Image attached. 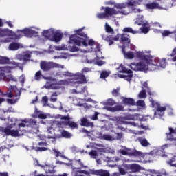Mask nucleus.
<instances>
[{"label": "nucleus", "instance_id": "nucleus-1", "mask_svg": "<svg viewBox=\"0 0 176 176\" xmlns=\"http://www.w3.org/2000/svg\"><path fill=\"white\" fill-rule=\"evenodd\" d=\"M127 46L122 45L121 49L122 50V54L124 57L127 60H133L135 57L140 58L141 61L138 63H133L129 65V67L133 71H139L140 72H144L145 74L151 71H156L159 68H166L167 65V62H166L165 58L160 59L157 57L152 56L149 53L150 51H138L136 52H133L131 51H128L126 52V49Z\"/></svg>", "mask_w": 176, "mask_h": 176}, {"label": "nucleus", "instance_id": "nucleus-2", "mask_svg": "<svg viewBox=\"0 0 176 176\" xmlns=\"http://www.w3.org/2000/svg\"><path fill=\"white\" fill-rule=\"evenodd\" d=\"M82 30L83 28L82 29L75 30L76 34L70 36L69 43L76 45V46H84L85 47H87V46H89V48L82 50V53L93 52V48L96 47V53L101 54V52H100V44L92 38L89 39L87 34L82 32Z\"/></svg>", "mask_w": 176, "mask_h": 176}, {"label": "nucleus", "instance_id": "nucleus-3", "mask_svg": "<svg viewBox=\"0 0 176 176\" xmlns=\"http://www.w3.org/2000/svg\"><path fill=\"white\" fill-rule=\"evenodd\" d=\"M82 73H71L69 72H64L61 76H69L70 79L68 80H63L66 82L65 85H71L72 86H74L77 89H72V93L79 94V93H86V87H83L81 89H79V85H82V83H87V80H86V76L83 74H87V72H91V69L89 67H84L81 70Z\"/></svg>", "mask_w": 176, "mask_h": 176}, {"label": "nucleus", "instance_id": "nucleus-4", "mask_svg": "<svg viewBox=\"0 0 176 176\" xmlns=\"http://www.w3.org/2000/svg\"><path fill=\"white\" fill-rule=\"evenodd\" d=\"M140 114H134V115H128L124 117H121L117 120V126L118 129L119 130H121L122 131H126V133H130L131 134H140V133L129 129L128 131H126V129L124 127H122L119 126V124H131V126H133V127H138V124L134 122H129L125 120H139L140 122H145L146 120V118L145 117H140Z\"/></svg>", "mask_w": 176, "mask_h": 176}, {"label": "nucleus", "instance_id": "nucleus-5", "mask_svg": "<svg viewBox=\"0 0 176 176\" xmlns=\"http://www.w3.org/2000/svg\"><path fill=\"white\" fill-rule=\"evenodd\" d=\"M41 78L47 80L43 87L47 90H57L58 89H60V85H65L67 83V82L64 80L57 81V80L53 77H44L42 76L41 71H38L35 74V79L36 80H39Z\"/></svg>", "mask_w": 176, "mask_h": 176}, {"label": "nucleus", "instance_id": "nucleus-6", "mask_svg": "<svg viewBox=\"0 0 176 176\" xmlns=\"http://www.w3.org/2000/svg\"><path fill=\"white\" fill-rule=\"evenodd\" d=\"M42 36H44L45 39H48L52 42H61L63 39V34L60 30H56L53 28H51L48 30H44L42 33Z\"/></svg>", "mask_w": 176, "mask_h": 176}, {"label": "nucleus", "instance_id": "nucleus-7", "mask_svg": "<svg viewBox=\"0 0 176 176\" xmlns=\"http://www.w3.org/2000/svg\"><path fill=\"white\" fill-rule=\"evenodd\" d=\"M9 124L7 128L3 129V133H5L6 135H11V137H21V135H24L25 133L26 132L25 130H12L10 129H14L16 126V122L17 120L16 118H8Z\"/></svg>", "mask_w": 176, "mask_h": 176}, {"label": "nucleus", "instance_id": "nucleus-8", "mask_svg": "<svg viewBox=\"0 0 176 176\" xmlns=\"http://www.w3.org/2000/svg\"><path fill=\"white\" fill-rule=\"evenodd\" d=\"M104 10V12L103 13H98L96 14V16L98 19H109V17H111V16H113L115 14H124V16H127V14H129L130 10H123L121 11H117L114 8H111L109 7H101L100 10Z\"/></svg>", "mask_w": 176, "mask_h": 176}, {"label": "nucleus", "instance_id": "nucleus-9", "mask_svg": "<svg viewBox=\"0 0 176 176\" xmlns=\"http://www.w3.org/2000/svg\"><path fill=\"white\" fill-rule=\"evenodd\" d=\"M102 38L108 42L109 45H113V41H119V39H120L121 42H124L125 43L124 46L129 47V45L130 44V36L127 34H118L115 37L112 35L107 36L105 34H102Z\"/></svg>", "mask_w": 176, "mask_h": 176}, {"label": "nucleus", "instance_id": "nucleus-10", "mask_svg": "<svg viewBox=\"0 0 176 176\" xmlns=\"http://www.w3.org/2000/svg\"><path fill=\"white\" fill-rule=\"evenodd\" d=\"M119 153L124 156H135V157H145L146 153L138 151L135 149L128 148L123 147V148L118 151Z\"/></svg>", "mask_w": 176, "mask_h": 176}, {"label": "nucleus", "instance_id": "nucleus-11", "mask_svg": "<svg viewBox=\"0 0 176 176\" xmlns=\"http://www.w3.org/2000/svg\"><path fill=\"white\" fill-rule=\"evenodd\" d=\"M96 50H97V48L94 47L93 48V51L89 52V53L94 52V53H96V58H94V59L87 58V60H85V63H87V64H95L96 65H98L99 67H101V65H104V64H105V62H104L102 60H100V58H104V57H102V53L101 52L100 48V54H98V52H96Z\"/></svg>", "mask_w": 176, "mask_h": 176}, {"label": "nucleus", "instance_id": "nucleus-12", "mask_svg": "<svg viewBox=\"0 0 176 176\" xmlns=\"http://www.w3.org/2000/svg\"><path fill=\"white\" fill-rule=\"evenodd\" d=\"M149 101L151 102L152 108H155L156 111L154 113L155 118H160L164 116V111H166V107H160V104L149 98Z\"/></svg>", "mask_w": 176, "mask_h": 176}, {"label": "nucleus", "instance_id": "nucleus-13", "mask_svg": "<svg viewBox=\"0 0 176 176\" xmlns=\"http://www.w3.org/2000/svg\"><path fill=\"white\" fill-rule=\"evenodd\" d=\"M117 71L120 73H122L124 74H118V78H123L125 80L130 82L131 78H133V72L130 69H127L126 67H123V65H120L118 68H117Z\"/></svg>", "mask_w": 176, "mask_h": 176}, {"label": "nucleus", "instance_id": "nucleus-14", "mask_svg": "<svg viewBox=\"0 0 176 176\" xmlns=\"http://www.w3.org/2000/svg\"><path fill=\"white\" fill-rule=\"evenodd\" d=\"M19 122H21L18 124L19 129L21 127H32V129L36 130L34 133H38V126L36 124V121L35 120L25 118V119L20 120Z\"/></svg>", "mask_w": 176, "mask_h": 176}, {"label": "nucleus", "instance_id": "nucleus-15", "mask_svg": "<svg viewBox=\"0 0 176 176\" xmlns=\"http://www.w3.org/2000/svg\"><path fill=\"white\" fill-rule=\"evenodd\" d=\"M9 91L8 93H11L12 97H16L15 99H8L7 102L8 104H16L17 101H19V98H20V94H21V92H20V90L17 88L16 86L10 85L9 87Z\"/></svg>", "mask_w": 176, "mask_h": 176}, {"label": "nucleus", "instance_id": "nucleus-16", "mask_svg": "<svg viewBox=\"0 0 176 176\" xmlns=\"http://www.w3.org/2000/svg\"><path fill=\"white\" fill-rule=\"evenodd\" d=\"M40 67L43 71H49L52 68H62L64 69V65L56 63L54 62H41Z\"/></svg>", "mask_w": 176, "mask_h": 176}, {"label": "nucleus", "instance_id": "nucleus-17", "mask_svg": "<svg viewBox=\"0 0 176 176\" xmlns=\"http://www.w3.org/2000/svg\"><path fill=\"white\" fill-rule=\"evenodd\" d=\"M63 121L58 122L59 127H67L68 126L70 129H78V124L74 122H69V116H61Z\"/></svg>", "mask_w": 176, "mask_h": 176}, {"label": "nucleus", "instance_id": "nucleus-18", "mask_svg": "<svg viewBox=\"0 0 176 176\" xmlns=\"http://www.w3.org/2000/svg\"><path fill=\"white\" fill-rule=\"evenodd\" d=\"M138 1L133 2H128V3H116L109 1L106 3V5H114V8L116 9H124L128 6H135V5H140V2H142V0H138Z\"/></svg>", "mask_w": 176, "mask_h": 176}, {"label": "nucleus", "instance_id": "nucleus-19", "mask_svg": "<svg viewBox=\"0 0 176 176\" xmlns=\"http://www.w3.org/2000/svg\"><path fill=\"white\" fill-rule=\"evenodd\" d=\"M11 36H12V38H6L4 40H2L1 42L3 43H8V42H10L12 39H20V38H23V36H26L25 28L18 30L16 33L14 32V35Z\"/></svg>", "mask_w": 176, "mask_h": 176}, {"label": "nucleus", "instance_id": "nucleus-20", "mask_svg": "<svg viewBox=\"0 0 176 176\" xmlns=\"http://www.w3.org/2000/svg\"><path fill=\"white\" fill-rule=\"evenodd\" d=\"M39 31H41V29L35 26L25 28L26 38H34L38 36L39 35Z\"/></svg>", "mask_w": 176, "mask_h": 176}, {"label": "nucleus", "instance_id": "nucleus-21", "mask_svg": "<svg viewBox=\"0 0 176 176\" xmlns=\"http://www.w3.org/2000/svg\"><path fill=\"white\" fill-rule=\"evenodd\" d=\"M35 166H39L41 168L45 171L46 174H54L56 170H54V166L53 165L45 164L44 165L39 164V162L37 160H34Z\"/></svg>", "mask_w": 176, "mask_h": 176}, {"label": "nucleus", "instance_id": "nucleus-22", "mask_svg": "<svg viewBox=\"0 0 176 176\" xmlns=\"http://www.w3.org/2000/svg\"><path fill=\"white\" fill-rule=\"evenodd\" d=\"M123 167L125 168L126 171L131 170V173H140V171L144 170V168L138 164H123Z\"/></svg>", "mask_w": 176, "mask_h": 176}, {"label": "nucleus", "instance_id": "nucleus-23", "mask_svg": "<svg viewBox=\"0 0 176 176\" xmlns=\"http://www.w3.org/2000/svg\"><path fill=\"white\" fill-rule=\"evenodd\" d=\"M12 65L14 66H6V67H0V71L1 72H3V74H9L11 72L12 69H14L16 67H19L20 65V63H16V62H12Z\"/></svg>", "mask_w": 176, "mask_h": 176}, {"label": "nucleus", "instance_id": "nucleus-24", "mask_svg": "<svg viewBox=\"0 0 176 176\" xmlns=\"http://www.w3.org/2000/svg\"><path fill=\"white\" fill-rule=\"evenodd\" d=\"M13 35H14V32L8 28H0V38H2L3 36H13Z\"/></svg>", "mask_w": 176, "mask_h": 176}, {"label": "nucleus", "instance_id": "nucleus-25", "mask_svg": "<svg viewBox=\"0 0 176 176\" xmlns=\"http://www.w3.org/2000/svg\"><path fill=\"white\" fill-rule=\"evenodd\" d=\"M147 9H165V10H168V8H163L160 6L157 3H148L146 5Z\"/></svg>", "mask_w": 176, "mask_h": 176}, {"label": "nucleus", "instance_id": "nucleus-26", "mask_svg": "<svg viewBox=\"0 0 176 176\" xmlns=\"http://www.w3.org/2000/svg\"><path fill=\"white\" fill-rule=\"evenodd\" d=\"M135 24L145 27V25H148V21L144 20V15H138L135 21Z\"/></svg>", "mask_w": 176, "mask_h": 176}, {"label": "nucleus", "instance_id": "nucleus-27", "mask_svg": "<svg viewBox=\"0 0 176 176\" xmlns=\"http://www.w3.org/2000/svg\"><path fill=\"white\" fill-rule=\"evenodd\" d=\"M47 116H49V114L38 111V109L35 107L34 118H38V119H47Z\"/></svg>", "mask_w": 176, "mask_h": 176}, {"label": "nucleus", "instance_id": "nucleus-28", "mask_svg": "<svg viewBox=\"0 0 176 176\" xmlns=\"http://www.w3.org/2000/svg\"><path fill=\"white\" fill-rule=\"evenodd\" d=\"M98 138H100V140H104L105 141H115V136L108 134H102V133H99Z\"/></svg>", "mask_w": 176, "mask_h": 176}, {"label": "nucleus", "instance_id": "nucleus-29", "mask_svg": "<svg viewBox=\"0 0 176 176\" xmlns=\"http://www.w3.org/2000/svg\"><path fill=\"white\" fill-rule=\"evenodd\" d=\"M104 109L110 111V112H118V111H123V107L122 105H117L113 107H104Z\"/></svg>", "mask_w": 176, "mask_h": 176}, {"label": "nucleus", "instance_id": "nucleus-30", "mask_svg": "<svg viewBox=\"0 0 176 176\" xmlns=\"http://www.w3.org/2000/svg\"><path fill=\"white\" fill-rule=\"evenodd\" d=\"M80 121V125L84 127H94V124L93 122H89V120L85 118H81Z\"/></svg>", "mask_w": 176, "mask_h": 176}, {"label": "nucleus", "instance_id": "nucleus-31", "mask_svg": "<svg viewBox=\"0 0 176 176\" xmlns=\"http://www.w3.org/2000/svg\"><path fill=\"white\" fill-rule=\"evenodd\" d=\"M21 47H23V45L20 44L19 43H12L10 44L8 49L9 50L14 51L21 49Z\"/></svg>", "mask_w": 176, "mask_h": 176}, {"label": "nucleus", "instance_id": "nucleus-32", "mask_svg": "<svg viewBox=\"0 0 176 176\" xmlns=\"http://www.w3.org/2000/svg\"><path fill=\"white\" fill-rule=\"evenodd\" d=\"M123 104H126V105H135V102L134 99L131 98H122Z\"/></svg>", "mask_w": 176, "mask_h": 176}, {"label": "nucleus", "instance_id": "nucleus-33", "mask_svg": "<svg viewBox=\"0 0 176 176\" xmlns=\"http://www.w3.org/2000/svg\"><path fill=\"white\" fill-rule=\"evenodd\" d=\"M142 90L147 91V93L149 94V96H153V93L151 92V89L148 87L147 82H144L142 83Z\"/></svg>", "mask_w": 176, "mask_h": 176}, {"label": "nucleus", "instance_id": "nucleus-34", "mask_svg": "<svg viewBox=\"0 0 176 176\" xmlns=\"http://www.w3.org/2000/svg\"><path fill=\"white\" fill-rule=\"evenodd\" d=\"M139 142L141 144L142 146H149L151 144L145 138H139L138 139Z\"/></svg>", "mask_w": 176, "mask_h": 176}, {"label": "nucleus", "instance_id": "nucleus-35", "mask_svg": "<svg viewBox=\"0 0 176 176\" xmlns=\"http://www.w3.org/2000/svg\"><path fill=\"white\" fill-rule=\"evenodd\" d=\"M5 82H17V78L12 74H6Z\"/></svg>", "mask_w": 176, "mask_h": 176}, {"label": "nucleus", "instance_id": "nucleus-36", "mask_svg": "<svg viewBox=\"0 0 176 176\" xmlns=\"http://www.w3.org/2000/svg\"><path fill=\"white\" fill-rule=\"evenodd\" d=\"M53 49H54L55 50H58V51L68 50V46H67V45L62 44L60 45L53 46Z\"/></svg>", "mask_w": 176, "mask_h": 176}, {"label": "nucleus", "instance_id": "nucleus-37", "mask_svg": "<svg viewBox=\"0 0 176 176\" xmlns=\"http://www.w3.org/2000/svg\"><path fill=\"white\" fill-rule=\"evenodd\" d=\"M103 160L104 162H120V158L119 157H115L113 158H109V157H104L103 158Z\"/></svg>", "mask_w": 176, "mask_h": 176}, {"label": "nucleus", "instance_id": "nucleus-38", "mask_svg": "<svg viewBox=\"0 0 176 176\" xmlns=\"http://www.w3.org/2000/svg\"><path fill=\"white\" fill-rule=\"evenodd\" d=\"M32 54V52L28 51L25 52L23 53V61H28V60H30V58H31V54Z\"/></svg>", "mask_w": 176, "mask_h": 176}, {"label": "nucleus", "instance_id": "nucleus-39", "mask_svg": "<svg viewBox=\"0 0 176 176\" xmlns=\"http://www.w3.org/2000/svg\"><path fill=\"white\" fill-rule=\"evenodd\" d=\"M123 32H130V34H140V32L133 30L131 28H125L123 29Z\"/></svg>", "mask_w": 176, "mask_h": 176}, {"label": "nucleus", "instance_id": "nucleus-40", "mask_svg": "<svg viewBox=\"0 0 176 176\" xmlns=\"http://www.w3.org/2000/svg\"><path fill=\"white\" fill-rule=\"evenodd\" d=\"M9 63H10L9 58L0 56V64H9Z\"/></svg>", "mask_w": 176, "mask_h": 176}, {"label": "nucleus", "instance_id": "nucleus-41", "mask_svg": "<svg viewBox=\"0 0 176 176\" xmlns=\"http://www.w3.org/2000/svg\"><path fill=\"white\" fill-rule=\"evenodd\" d=\"M91 159H97L98 157V152L96 150H92L89 153Z\"/></svg>", "mask_w": 176, "mask_h": 176}, {"label": "nucleus", "instance_id": "nucleus-42", "mask_svg": "<svg viewBox=\"0 0 176 176\" xmlns=\"http://www.w3.org/2000/svg\"><path fill=\"white\" fill-rule=\"evenodd\" d=\"M105 30L106 32H107L108 34H111V35H113L114 34L113 29H112V28L108 24V23H105Z\"/></svg>", "mask_w": 176, "mask_h": 176}, {"label": "nucleus", "instance_id": "nucleus-43", "mask_svg": "<svg viewBox=\"0 0 176 176\" xmlns=\"http://www.w3.org/2000/svg\"><path fill=\"white\" fill-rule=\"evenodd\" d=\"M71 56H72V55H69L68 54H62L60 56H54V60H56V58H65V60H67V58H69V57H71Z\"/></svg>", "mask_w": 176, "mask_h": 176}, {"label": "nucleus", "instance_id": "nucleus-44", "mask_svg": "<svg viewBox=\"0 0 176 176\" xmlns=\"http://www.w3.org/2000/svg\"><path fill=\"white\" fill-rule=\"evenodd\" d=\"M52 151H54V155L56 156V157H58V156H60V157L67 159V157H65L64 156V153H61V152L58 151V150H57V149H53Z\"/></svg>", "mask_w": 176, "mask_h": 176}, {"label": "nucleus", "instance_id": "nucleus-45", "mask_svg": "<svg viewBox=\"0 0 176 176\" xmlns=\"http://www.w3.org/2000/svg\"><path fill=\"white\" fill-rule=\"evenodd\" d=\"M140 31L142 34H148L149 32V23L140 28Z\"/></svg>", "mask_w": 176, "mask_h": 176}, {"label": "nucleus", "instance_id": "nucleus-46", "mask_svg": "<svg viewBox=\"0 0 176 176\" xmlns=\"http://www.w3.org/2000/svg\"><path fill=\"white\" fill-rule=\"evenodd\" d=\"M109 74H111V72H109L108 71H102L100 73V79H105V78H108V76H109Z\"/></svg>", "mask_w": 176, "mask_h": 176}, {"label": "nucleus", "instance_id": "nucleus-47", "mask_svg": "<svg viewBox=\"0 0 176 176\" xmlns=\"http://www.w3.org/2000/svg\"><path fill=\"white\" fill-rule=\"evenodd\" d=\"M171 34H174L175 38L176 32H170L169 30H164L162 32V36H170V35H171Z\"/></svg>", "mask_w": 176, "mask_h": 176}, {"label": "nucleus", "instance_id": "nucleus-48", "mask_svg": "<svg viewBox=\"0 0 176 176\" xmlns=\"http://www.w3.org/2000/svg\"><path fill=\"white\" fill-rule=\"evenodd\" d=\"M61 135L62 137H63L64 138H71V137H72V134H71L67 131H63L61 132Z\"/></svg>", "mask_w": 176, "mask_h": 176}, {"label": "nucleus", "instance_id": "nucleus-49", "mask_svg": "<svg viewBox=\"0 0 176 176\" xmlns=\"http://www.w3.org/2000/svg\"><path fill=\"white\" fill-rule=\"evenodd\" d=\"M137 107H140L142 108V109H145L146 108V106L145 105V102L144 100H138L136 102Z\"/></svg>", "mask_w": 176, "mask_h": 176}, {"label": "nucleus", "instance_id": "nucleus-50", "mask_svg": "<svg viewBox=\"0 0 176 176\" xmlns=\"http://www.w3.org/2000/svg\"><path fill=\"white\" fill-rule=\"evenodd\" d=\"M74 104L76 105V107H82L84 109H89V108H90V106H89L87 103L82 104L80 102H78L75 103Z\"/></svg>", "mask_w": 176, "mask_h": 176}, {"label": "nucleus", "instance_id": "nucleus-51", "mask_svg": "<svg viewBox=\"0 0 176 176\" xmlns=\"http://www.w3.org/2000/svg\"><path fill=\"white\" fill-rule=\"evenodd\" d=\"M57 93L56 92H54L52 95H51V98L50 99V101H51V102H56V101H57Z\"/></svg>", "mask_w": 176, "mask_h": 176}, {"label": "nucleus", "instance_id": "nucleus-52", "mask_svg": "<svg viewBox=\"0 0 176 176\" xmlns=\"http://www.w3.org/2000/svg\"><path fill=\"white\" fill-rule=\"evenodd\" d=\"M10 91L8 90V91L6 94H3L2 92V91L0 89V96L1 97H9L10 98H12V97H13V96L12 95V93L9 92Z\"/></svg>", "mask_w": 176, "mask_h": 176}, {"label": "nucleus", "instance_id": "nucleus-53", "mask_svg": "<svg viewBox=\"0 0 176 176\" xmlns=\"http://www.w3.org/2000/svg\"><path fill=\"white\" fill-rule=\"evenodd\" d=\"M146 91L142 89L138 94L139 98H146Z\"/></svg>", "mask_w": 176, "mask_h": 176}, {"label": "nucleus", "instance_id": "nucleus-54", "mask_svg": "<svg viewBox=\"0 0 176 176\" xmlns=\"http://www.w3.org/2000/svg\"><path fill=\"white\" fill-rule=\"evenodd\" d=\"M176 161V156H174L171 158L169 161H167V164H169V166H171L172 167H174L175 164H173Z\"/></svg>", "mask_w": 176, "mask_h": 176}, {"label": "nucleus", "instance_id": "nucleus-55", "mask_svg": "<svg viewBox=\"0 0 176 176\" xmlns=\"http://www.w3.org/2000/svg\"><path fill=\"white\" fill-rule=\"evenodd\" d=\"M49 101V98H47V96H43L42 98V102H44V104H43V107H47V102Z\"/></svg>", "mask_w": 176, "mask_h": 176}, {"label": "nucleus", "instance_id": "nucleus-56", "mask_svg": "<svg viewBox=\"0 0 176 176\" xmlns=\"http://www.w3.org/2000/svg\"><path fill=\"white\" fill-rule=\"evenodd\" d=\"M104 105H115V100L112 99H108L106 102H104Z\"/></svg>", "mask_w": 176, "mask_h": 176}, {"label": "nucleus", "instance_id": "nucleus-57", "mask_svg": "<svg viewBox=\"0 0 176 176\" xmlns=\"http://www.w3.org/2000/svg\"><path fill=\"white\" fill-rule=\"evenodd\" d=\"M69 52H79V50H80L79 47H78L75 45L69 47Z\"/></svg>", "mask_w": 176, "mask_h": 176}, {"label": "nucleus", "instance_id": "nucleus-58", "mask_svg": "<svg viewBox=\"0 0 176 176\" xmlns=\"http://www.w3.org/2000/svg\"><path fill=\"white\" fill-rule=\"evenodd\" d=\"M49 148L47 147H37L36 148V152H45V151H48Z\"/></svg>", "mask_w": 176, "mask_h": 176}, {"label": "nucleus", "instance_id": "nucleus-59", "mask_svg": "<svg viewBox=\"0 0 176 176\" xmlns=\"http://www.w3.org/2000/svg\"><path fill=\"white\" fill-rule=\"evenodd\" d=\"M47 138L48 140H51L50 142L54 143L56 142V138H57V136H56V135H48Z\"/></svg>", "mask_w": 176, "mask_h": 176}, {"label": "nucleus", "instance_id": "nucleus-60", "mask_svg": "<svg viewBox=\"0 0 176 176\" xmlns=\"http://www.w3.org/2000/svg\"><path fill=\"white\" fill-rule=\"evenodd\" d=\"M116 134V137L114 136V141L115 140H121L123 138V133H117Z\"/></svg>", "mask_w": 176, "mask_h": 176}, {"label": "nucleus", "instance_id": "nucleus-61", "mask_svg": "<svg viewBox=\"0 0 176 176\" xmlns=\"http://www.w3.org/2000/svg\"><path fill=\"white\" fill-rule=\"evenodd\" d=\"M47 133L48 134H51V135H56L54 134V129H53L52 127L49 128V129H47Z\"/></svg>", "mask_w": 176, "mask_h": 176}, {"label": "nucleus", "instance_id": "nucleus-62", "mask_svg": "<svg viewBox=\"0 0 176 176\" xmlns=\"http://www.w3.org/2000/svg\"><path fill=\"white\" fill-rule=\"evenodd\" d=\"M19 82L22 84L24 85V82H25V76L21 75L19 77Z\"/></svg>", "mask_w": 176, "mask_h": 176}, {"label": "nucleus", "instance_id": "nucleus-63", "mask_svg": "<svg viewBox=\"0 0 176 176\" xmlns=\"http://www.w3.org/2000/svg\"><path fill=\"white\" fill-rule=\"evenodd\" d=\"M118 170L122 175H124L126 174V170L123 168L120 167V166H118Z\"/></svg>", "mask_w": 176, "mask_h": 176}, {"label": "nucleus", "instance_id": "nucleus-64", "mask_svg": "<svg viewBox=\"0 0 176 176\" xmlns=\"http://www.w3.org/2000/svg\"><path fill=\"white\" fill-rule=\"evenodd\" d=\"M98 112H95L94 115H93L91 117V120H97V119H98Z\"/></svg>", "mask_w": 176, "mask_h": 176}]
</instances>
